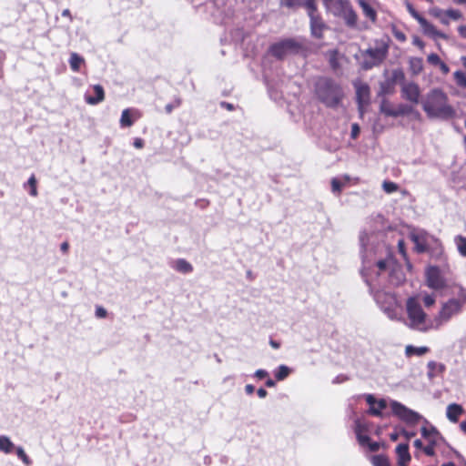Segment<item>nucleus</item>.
<instances>
[{
	"label": "nucleus",
	"mask_w": 466,
	"mask_h": 466,
	"mask_svg": "<svg viewBox=\"0 0 466 466\" xmlns=\"http://www.w3.org/2000/svg\"><path fill=\"white\" fill-rule=\"evenodd\" d=\"M254 375L259 379H263L269 376L268 372L266 370L262 369L256 370Z\"/></svg>",
	"instance_id": "55"
},
{
	"label": "nucleus",
	"mask_w": 466,
	"mask_h": 466,
	"mask_svg": "<svg viewBox=\"0 0 466 466\" xmlns=\"http://www.w3.org/2000/svg\"><path fill=\"white\" fill-rule=\"evenodd\" d=\"M421 436L428 441V443H437L441 437L439 431L434 426H423L420 429Z\"/></svg>",
	"instance_id": "21"
},
{
	"label": "nucleus",
	"mask_w": 466,
	"mask_h": 466,
	"mask_svg": "<svg viewBox=\"0 0 466 466\" xmlns=\"http://www.w3.org/2000/svg\"><path fill=\"white\" fill-rule=\"evenodd\" d=\"M370 0H358V3L361 7L364 15L374 23L377 20V13L370 5Z\"/></svg>",
	"instance_id": "23"
},
{
	"label": "nucleus",
	"mask_w": 466,
	"mask_h": 466,
	"mask_svg": "<svg viewBox=\"0 0 466 466\" xmlns=\"http://www.w3.org/2000/svg\"><path fill=\"white\" fill-rule=\"evenodd\" d=\"M269 51L274 57L280 60L289 55H299L303 57L309 55L306 41L297 38H286L277 42L270 46Z\"/></svg>",
	"instance_id": "3"
},
{
	"label": "nucleus",
	"mask_w": 466,
	"mask_h": 466,
	"mask_svg": "<svg viewBox=\"0 0 466 466\" xmlns=\"http://www.w3.org/2000/svg\"><path fill=\"white\" fill-rule=\"evenodd\" d=\"M391 410L394 415L410 425H416L422 418L418 412L397 401L391 403Z\"/></svg>",
	"instance_id": "8"
},
{
	"label": "nucleus",
	"mask_w": 466,
	"mask_h": 466,
	"mask_svg": "<svg viewBox=\"0 0 466 466\" xmlns=\"http://www.w3.org/2000/svg\"><path fill=\"white\" fill-rule=\"evenodd\" d=\"M85 63L84 58L77 53H71L69 58L70 68L74 72H78L82 64Z\"/></svg>",
	"instance_id": "26"
},
{
	"label": "nucleus",
	"mask_w": 466,
	"mask_h": 466,
	"mask_svg": "<svg viewBox=\"0 0 466 466\" xmlns=\"http://www.w3.org/2000/svg\"><path fill=\"white\" fill-rule=\"evenodd\" d=\"M422 109L429 118L451 119L456 111L449 103V97L440 88L431 89L421 101Z\"/></svg>",
	"instance_id": "1"
},
{
	"label": "nucleus",
	"mask_w": 466,
	"mask_h": 466,
	"mask_svg": "<svg viewBox=\"0 0 466 466\" xmlns=\"http://www.w3.org/2000/svg\"><path fill=\"white\" fill-rule=\"evenodd\" d=\"M368 238V235L365 232L360 233V242L361 246V253L363 252V249L365 248V241Z\"/></svg>",
	"instance_id": "56"
},
{
	"label": "nucleus",
	"mask_w": 466,
	"mask_h": 466,
	"mask_svg": "<svg viewBox=\"0 0 466 466\" xmlns=\"http://www.w3.org/2000/svg\"><path fill=\"white\" fill-rule=\"evenodd\" d=\"M410 69L414 75H418L421 72L423 66H422V60L420 58H411L410 60Z\"/></svg>",
	"instance_id": "37"
},
{
	"label": "nucleus",
	"mask_w": 466,
	"mask_h": 466,
	"mask_svg": "<svg viewBox=\"0 0 466 466\" xmlns=\"http://www.w3.org/2000/svg\"><path fill=\"white\" fill-rule=\"evenodd\" d=\"M132 125L133 121L130 117V110L128 108L123 110L120 117V126L122 127H131Z\"/></svg>",
	"instance_id": "36"
},
{
	"label": "nucleus",
	"mask_w": 466,
	"mask_h": 466,
	"mask_svg": "<svg viewBox=\"0 0 466 466\" xmlns=\"http://www.w3.org/2000/svg\"><path fill=\"white\" fill-rule=\"evenodd\" d=\"M409 326L416 330L425 332L434 326H428L426 323L427 315L423 311L420 303L414 298H409L406 302Z\"/></svg>",
	"instance_id": "5"
},
{
	"label": "nucleus",
	"mask_w": 466,
	"mask_h": 466,
	"mask_svg": "<svg viewBox=\"0 0 466 466\" xmlns=\"http://www.w3.org/2000/svg\"><path fill=\"white\" fill-rule=\"evenodd\" d=\"M15 450L16 451L18 458L21 459L25 465L31 464V460L29 459V457L27 456V454L25 453L22 447H17Z\"/></svg>",
	"instance_id": "43"
},
{
	"label": "nucleus",
	"mask_w": 466,
	"mask_h": 466,
	"mask_svg": "<svg viewBox=\"0 0 466 466\" xmlns=\"http://www.w3.org/2000/svg\"><path fill=\"white\" fill-rule=\"evenodd\" d=\"M413 113V108L411 106L406 105V104H400L398 106V107L395 109V117L407 116Z\"/></svg>",
	"instance_id": "35"
},
{
	"label": "nucleus",
	"mask_w": 466,
	"mask_h": 466,
	"mask_svg": "<svg viewBox=\"0 0 466 466\" xmlns=\"http://www.w3.org/2000/svg\"><path fill=\"white\" fill-rule=\"evenodd\" d=\"M382 188L386 193L391 194L398 190L399 186L392 181H384L382 184Z\"/></svg>",
	"instance_id": "42"
},
{
	"label": "nucleus",
	"mask_w": 466,
	"mask_h": 466,
	"mask_svg": "<svg viewBox=\"0 0 466 466\" xmlns=\"http://www.w3.org/2000/svg\"><path fill=\"white\" fill-rule=\"evenodd\" d=\"M454 241L457 246L459 253L462 257L466 258V238L459 235L455 237Z\"/></svg>",
	"instance_id": "33"
},
{
	"label": "nucleus",
	"mask_w": 466,
	"mask_h": 466,
	"mask_svg": "<svg viewBox=\"0 0 466 466\" xmlns=\"http://www.w3.org/2000/svg\"><path fill=\"white\" fill-rule=\"evenodd\" d=\"M442 11L440 8H433L431 10V14L436 17H439L441 15Z\"/></svg>",
	"instance_id": "62"
},
{
	"label": "nucleus",
	"mask_w": 466,
	"mask_h": 466,
	"mask_svg": "<svg viewBox=\"0 0 466 466\" xmlns=\"http://www.w3.org/2000/svg\"><path fill=\"white\" fill-rule=\"evenodd\" d=\"M95 96L86 95L85 100L89 105H97L105 99L104 88L100 85H95L93 86Z\"/></svg>",
	"instance_id": "19"
},
{
	"label": "nucleus",
	"mask_w": 466,
	"mask_h": 466,
	"mask_svg": "<svg viewBox=\"0 0 466 466\" xmlns=\"http://www.w3.org/2000/svg\"><path fill=\"white\" fill-rule=\"evenodd\" d=\"M427 60L430 64L433 66H439L442 62L440 56L435 53L430 54L427 57Z\"/></svg>",
	"instance_id": "48"
},
{
	"label": "nucleus",
	"mask_w": 466,
	"mask_h": 466,
	"mask_svg": "<svg viewBox=\"0 0 466 466\" xmlns=\"http://www.w3.org/2000/svg\"><path fill=\"white\" fill-rule=\"evenodd\" d=\"M407 8L410 15L420 23L424 17L417 12L413 6L410 4L407 5Z\"/></svg>",
	"instance_id": "47"
},
{
	"label": "nucleus",
	"mask_w": 466,
	"mask_h": 466,
	"mask_svg": "<svg viewBox=\"0 0 466 466\" xmlns=\"http://www.w3.org/2000/svg\"><path fill=\"white\" fill-rule=\"evenodd\" d=\"M394 264H395V260L393 259L392 257H388L385 259L379 260L376 263V265L378 267V269H379L378 275H380V273H382V272H384L386 270H390V268H392V266Z\"/></svg>",
	"instance_id": "29"
},
{
	"label": "nucleus",
	"mask_w": 466,
	"mask_h": 466,
	"mask_svg": "<svg viewBox=\"0 0 466 466\" xmlns=\"http://www.w3.org/2000/svg\"><path fill=\"white\" fill-rule=\"evenodd\" d=\"M220 106H221V107H224L229 111H232L234 109V106L232 104L225 102V101L221 102Z\"/></svg>",
	"instance_id": "59"
},
{
	"label": "nucleus",
	"mask_w": 466,
	"mask_h": 466,
	"mask_svg": "<svg viewBox=\"0 0 466 466\" xmlns=\"http://www.w3.org/2000/svg\"><path fill=\"white\" fill-rule=\"evenodd\" d=\"M423 302L426 307H431L435 303V297L433 295L426 294L423 297Z\"/></svg>",
	"instance_id": "51"
},
{
	"label": "nucleus",
	"mask_w": 466,
	"mask_h": 466,
	"mask_svg": "<svg viewBox=\"0 0 466 466\" xmlns=\"http://www.w3.org/2000/svg\"><path fill=\"white\" fill-rule=\"evenodd\" d=\"M291 371L292 370L289 367L286 365H280L275 370L274 377L275 379H285L291 374Z\"/></svg>",
	"instance_id": "32"
},
{
	"label": "nucleus",
	"mask_w": 466,
	"mask_h": 466,
	"mask_svg": "<svg viewBox=\"0 0 466 466\" xmlns=\"http://www.w3.org/2000/svg\"><path fill=\"white\" fill-rule=\"evenodd\" d=\"M393 81L404 80V73L400 69L393 70L392 72Z\"/></svg>",
	"instance_id": "52"
},
{
	"label": "nucleus",
	"mask_w": 466,
	"mask_h": 466,
	"mask_svg": "<svg viewBox=\"0 0 466 466\" xmlns=\"http://www.w3.org/2000/svg\"><path fill=\"white\" fill-rule=\"evenodd\" d=\"M374 299L390 319H399L396 300L392 295L378 291L374 294Z\"/></svg>",
	"instance_id": "7"
},
{
	"label": "nucleus",
	"mask_w": 466,
	"mask_h": 466,
	"mask_svg": "<svg viewBox=\"0 0 466 466\" xmlns=\"http://www.w3.org/2000/svg\"><path fill=\"white\" fill-rule=\"evenodd\" d=\"M463 412H464V410L461 405L457 404V403H452L447 407L446 415H447V418L451 422L456 423V422H458L460 416L462 415Z\"/></svg>",
	"instance_id": "20"
},
{
	"label": "nucleus",
	"mask_w": 466,
	"mask_h": 466,
	"mask_svg": "<svg viewBox=\"0 0 466 466\" xmlns=\"http://www.w3.org/2000/svg\"><path fill=\"white\" fill-rule=\"evenodd\" d=\"M426 283L430 289L439 290L446 286V281L437 267H429L426 270Z\"/></svg>",
	"instance_id": "10"
},
{
	"label": "nucleus",
	"mask_w": 466,
	"mask_h": 466,
	"mask_svg": "<svg viewBox=\"0 0 466 466\" xmlns=\"http://www.w3.org/2000/svg\"><path fill=\"white\" fill-rule=\"evenodd\" d=\"M419 24H420L424 35H426L433 39H437V38L446 39L447 38V35L444 33L439 31L432 24L428 22L425 18H423Z\"/></svg>",
	"instance_id": "16"
},
{
	"label": "nucleus",
	"mask_w": 466,
	"mask_h": 466,
	"mask_svg": "<svg viewBox=\"0 0 466 466\" xmlns=\"http://www.w3.org/2000/svg\"><path fill=\"white\" fill-rule=\"evenodd\" d=\"M324 56L328 59L329 66L333 71H337L340 67L339 57H341L342 55L338 49L328 50Z\"/></svg>",
	"instance_id": "22"
},
{
	"label": "nucleus",
	"mask_w": 466,
	"mask_h": 466,
	"mask_svg": "<svg viewBox=\"0 0 466 466\" xmlns=\"http://www.w3.org/2000/svg\"><path fill=\"white\" fill-rule=\"evenodd\" d=\"M360 134V127L357 123L352 124L350 137L356 139Z\"/></svg>",
	"instance_id": "53"
},
{
	"label": "nucleus",
	"mask_w": 466,
	"mask_h": 466,
	"mask_svg": "<svg viewBox=\"0 0 466 466\" xmlns=\"http://www.w3.org/2000/svg\"><path fill=\"white\" fill-rule=\"evenodd\" d=\"M380 110L382 114H384L385 116H393L395 117V109L392 108V106H390V102L386 99H383L381 104H380Z\"/></svg>",
	"instance_id": "34"
},
{
	"label": "nucleus",
	"mask_w": 466,
	"mask_h": 466,
	"mask_svg": "<svg viewBox=\"0 0 466 466\" xmlns=\"http://www.w3.org/2000/svg\"><path fill=\"white\" fill-rule=\"evenodd\" d=\"M437 443H428L426 446L423 447V452L430 457H432L435 455V446Z\"/></svg>",
	"instance_id": "46"
},
{
	"label": "nucleus",
	"mask_w": 466,
	"mask_h": 466,
	"mask_svg": "<svg viewBox=\"0 0 466 466\" xmlns=\"http://www.w3.org/2000/svg\"><path fill=\"white\" fill-rule=\"evenodd\" d=\"M95 316L97 319H105L107 316V310L105 308H103L102 306H96V311H95Z\"/></svg>",
	"instance_id": "49"
},
{
	"label": "nucleus",
	"mask_w": 466,
	"mask_h": 466,
	"mask_svg": "<svg viewBox=\"0 0 466 466\" xmlns=\"http://www.w3.org/2000/svg\"><path fill=\"white\" fill-rule=\"evenodd\" d=\"M395 451H396V455H397L398 465L399 466H409V463L411 461L409 444L408 443L398 444L395 449Z\"/></svg>",
	"instance_id": "15"
},
{
	"label": "nucleus",
	"mask_w": 466,
	"mask_h": 466,
	"mask_svg": "<svg viewBox=\"0 0 466 466\" xmlns=\"http://www.w3.org/2000/svg\"><path fill=\"white\" fill-rule=\"evenodd\" d=\"M457 85L461 87H466V76L462 71H456L453 74Z\"/></svg>",
	"instance_id": "41"
},
{
	"label": "nucleus",
	"mask_w": 466,
	"mask_h": 466,
	"mask_svg": "<svg viewBox=\"0 0 466 466\" xmlns=\"http://www.w3.org/2000/svg\"><path fill=\"white\" fill-rule=\"evenodd\" d=\"M144 146V141L141 138H136L134 141V147L137 148H142Z\"/></svg>",
	"instance_id": "60"
},
{
	"label": "nucleus",
	"mask_w": 466,
	"mask_h": 466,
	"mask_svg": "<svg viewBox=\"0 0 466 466\" xmlns=\"http://www.w3.org/2000/svg\"><path fill=\"white\" fill-rule=\"evenodd\" d=\"M280 5L289 9H296L302 6V0H280Z\"/></svg>",
	"instance_id": "38"
},
{
	"label": "nucleus",
	"mask_w": 466,
	"mask_h": 466,
	"mask_svg": "<svg viewBox=\"0 0 466 466\" xmlns=\"http://www.w3.org/2000/svg\"><path fill=\"white\" fill-rule=\"evenodd\" d=\"M308 15L309 17L311 35L315 38L321 39L323 37L324 30L327 29L326 24L317 13H312L311 15Z\"/></svg>",
	"instance_id": "13"
},
{
	"label": "nucleus",
	"mask_w": 466,
	"mask_h": 466,
	"mask_svg": "<svg viewBox=\"0 0 466 466\" xmlns=\"http://www.w3.org/2000/svg\"><path fill=\"white\" fill-rule=\"evenodd\" d=\"M365 55L369 56L370 60H364L361 66L365 70H370L372 67L379 66L386 58L388 55V47L380 46L375 48H368L365 51Z\"/></svg>",
	"instance_id": "9"
},
{
	"label": "nucleus",
	"mask_w": 466,
	"mask_h": 466,
	"mask_svg": "<svg viewBox=\"0 0 466 466\" xmlns=\"http://www.w3.org/2000/svg\"><path fill=\"white\" fill-rule=\"evenodd\" d=\"M390 282L394 286H399L405 280V275L400 267L395 262L389 273Z\"/></svg>",
	"instance_id": "18"
},
{
	"label": "nucleus",
	"mask_w": 466,
	"mask_h": 466,
	"mask_svg": "<svg viewBox=\"0 0 466 466\" xmlns=\"http://www.w3.org/2000/svg\"><path fill=\"white\" fill-rule=\"evenodd\" d=\"M428 376L433 378L441 375L444 366L441 363L430 361L428 363Z\"/></svg>",
	"instance_id": "27"
},
{
	"label": "nucleus",
	"mask_w": 466,
	"mask_h": 466,
	"mask_svg": "<svg viewBox=\"0 0 466 466\" xmlns=\"http://www.w3.org/2000/svg\"><path fill=\"white\" fill-rule=\"evenodd\" d=\"M356 100L360 115L364 113V107L370 103V90L367 84H356Z\"/></svg>",
	"instance_id": "12"
},
{
	"label": "nucleus",
	"mask_w": 466,
	"mask_h": 466,
	"mask_svg": "<svg viewBox=\"0 0 466 466\" xmlns=\"http://www.w3.org/2000/svg\"><path fill=\"white\" fill-rule=\"evenodd\" d=\"M28 185L31 187V188H32L33 187H36V179H35V176H34V175H33V176H31V177H29V179H28Z\"/></svg>",
	"instance_id": "63"
},
{
	"label": "nucleus",
	"mask_w": 466,
	"mask_h": 466,
	"mask_svg": "<svg viewBox=\"0 0 466 466\" xmlns=\"http://www.w3.org/2000/svg\"><path fill=\"white\" fill-rule=\"evenodd\" d=\"M371 463L373 466H391L388 456L384 454L372 456Z\"/></svg>",
	"instance_id": "30"
},
{
	"label": "nucleus",
	"mask_w": 466,
	"mask_h": 466,
	"mask_svg": "<svg viewBox=\"0 0 466 466\" xmlns=\"http://www.w3.org/2000/svg\"><path fill=\"white\" fill-rule=\"evenodd\" d=\"M345 20V23L350 27H355L358 21V15L356 12L353 10L351 5L345 9L344 13L340 16Z\"/></svg>",
	"instance_id": "24"
},
{
	"label": "nucleus",
	"mask_w": 466,
	"mask_h": 466,
	"mask_svg": "<svg viewBox=\"0 0 466 466\" xmlns=\"http://www.w3.org/2000/svg\"><path fill=\"white\" fill-rule=\"evenodd\" d=\"M401 434L407 439V440H410V438L414 437L415 436V432L414 431H407L405 430H403L401 431Z\"/></svg>",
	"instance_id": "58"
},
{
	"label": "nucleus",
	"mask_w": 466,
	"mask_h": 466,
	"mask_svg": "<svg viewBox=\"0 0 466 466\" xmlns=\"http://www.w3.org/2000/svg\"><path fill=\"white\" fill-rule=\"evenodd\" d=\"M15 449L14 443L6 436H0V451L5 454L12 453Z\"/></svg>",
	"instance_id": "28"
},
{
	"label": "nucleus",
	"mask_w": 466,
	"mask_h": 466,
	"mask_svg": "<svg viewBox=\"0 0 466 466\" xmlns=\"http://www.w3.org/2000/svg\"><path fill=\"white\" fill-rule=\"evenodd\" d=\"M410 238L415 244V248L419 253L429 251L431 248H441L440 240L424 229H412L410 232Z\"/></svg>",
	"instance_id": "6"
},
{
	"label": "nucleus",
	"mask_w": 466,
	"mask_h": 466,
	"mask_svg": "<svg viewBox=\"0 0 466 466\" xmlns=\"http://www.w3.org/2000/svg\"><path fill=\"white\" fill-rule=\"evenodd\" d=\"M366 400L370 405L369 413L374 416H380L382 410L387 406L384 400H376L372 395H368Z\"/></svg>",
	"instance_id": "17"
},
{
	"label": "nucleus",
	"mask_w": 466,
	"mask_h": 466,
	"mask_svg": "<svg viewBox=\"0 0 466 466\" xmlns=\"http://www.w3.org/2000/svg\"><path fill=\"white\" fill-rule=\"evenodd\" d=\"M357 439H358V441H359L360 445H361V446H367L368 443H370V438L368 435L362 434L360 432V431H359L357 432Z\"/></svg>",
	"instance_id": "44"
},
{
	"label": "nucleus",
	"mask_w": 466,
	"mask_h": 466,
	"mask_svg": "<svg viewBox=\"0 0 466 466\" xmlns=\"http://www.w3.org/2000/svg\"><path fill=\"white\" fill-rule=\"evenodd\" d=\"M314 92L318 100L330 108L338 107L344 96L341 86L328 76H319L316 79Z\"/></svg>",
	"instance_id": "2"
},
{
	"label": "nucleus",
	"mask_w": 466,
	"mask_h": 466,
	"mask_svg": "<svg viewBox=\"0 0 466 466\" xmlns=\"http://www.w3.org/2000/svg\"><path fill=\"white\" fill-rule=\"evenodd\" d=\"M326 9L333 15L340 17L350 4L349 0H323Z\"/></svg>",
	"instance_id": "14"
},
{
	"label": "nucleus",
	"mask_w": 466,
	"mask_h": 466,
	"mask_svg": "<svg viewBox=\"0 0 466 466\" xmlns=\"http://www.w3.org/2000/svg\"><path fill=\"white\" fill-rule=\"evenodd\" d=\"M446 15L453 20H458L461 18V13L459 10L455 9H448L446 11Z\"/></svg>",
	"instance_id": "50"
},
{
	"label": "nucleus",
	"mask_w": 466,
	"mask_h": 466,
	"mask_svg": "<svg viewBox=\"0 0 466 466\" xmlns=\"http://www.w3.org/2000/svg\"><path fill=\"white\" fill-rule=\"evenodd\" d=\"M181 105V99L177 97L173 103L166 105L165 110L167 114H170L174 108L178 107Z\"/></svg>",
	"instance_id": "45"
},
{
	"label": "nucleus",
	"mask_w": 466,
	"mask_h": 466,
	"mask_svg": "<svg viewBox=\"0 0 466 466\" xmlns=\"http://www.w3.org/2000/svg\"><path fill=\"white\" fill-rule=\"evenodd\" d=\"M68 248H69V244L66 241L63 242L60 246V249L63 253H66L68 251Z\"/></svg>",
	"instance_id": "61"
},
{
	"label": "nucleus",
	"mask_w": 466,
	"mask_h": 466,
	"mask_svg": "<svg viewBox=\"0 0 466 466\" xmlns=\"http://www.w3.org/2000/svg\"><path fill=\"white\" fill-rule=\"evenodd\" d=\"M428 350H429V349L427 347H414L412 345H409L406 347L405 352H406L407 356H412V355L422 356Z\"/></svg>",
	"instance_id": "31"
},
{
	"label": "nucleus",
	"mask_w": 466,
	"mask_h": 466,
	"mask_svg": "<svg viewBox=\"0 0 466 466\" xmlns=\"http://www.w3.org/2000/svg\"><path fill=\"white\" fill-rule=\"evenodd\" d=\"M368 448L370 451L372 452H375L377 451L380 450V443L377 442V441H372L371 440L370 441V443H368Z\"/></svg>",
	"instance_id": "54"
},
{
	"label": "nucleus",
	"mask_w": 466,
	"mask_h": 466,
	"mask_svg": "<svg viewBox=\"0 0 466 466\" xmlns=\"http://www.w3.org/2000/svg\"><path fill=\"white\" fill-rule=\"evenodd\" d=\"M172 268L183 274L191 273L193 271L192 265L184 258L175 260Z\"/></svg>",
	"instance_id": "25"
},
{
	"label": "nucleus",
	"mask_w": 466,
	"mask_h": 466,
	"mask_svg": "<svg viewBox=\"0 0 466 466\" xmlns=\"http://www.w3.org/2000/svg\"><path fill=\"white\" fill-rule=\"evenodd\" d=\"M302 6L307 9L308 15H311L312 13H317V11H318L316 0H303Z\"/></svg>",
	"instance_id": "39"
},
{
	"label": "nucleus",
	"mask_w": 466,
	"mask_h": 466,
	"mask_svg": "<svg viewBox=\"0 0 466 466\" xmlns=\"http://www.w3.org/2000/svg\"><path fill=\"white\" fill-rule=\"evenodd\" d=\"M344 183H342L339 178L333 177L331 179V191L336 195H339L342 187H344Z\"/></svg>",
	"instance_id": "40"
},
{
	"label": "nucleus",
	"mask_w": 466,
	"mask_h": 466,
	"mask_svg": "<svg viewBox=\"0 0 466 466\" xmlns=\"http://www.w3.org/2000/svg\"><path fill=\"white\" fill-rule=\"evenodd\" d=\"M458 31L462 37L466 38V25H461Z\"/></svg>",
	"instance_id": "64"
},
{
	"label": "nucleus",
	"mask_w": 466,
	"mask_h": 466,
	"mask_svg": "<svg viewBox=\"0 0 466 466\" xmlns=\"http://www.w3.org/2000/svg\"><path fill=\"white\" fill-rule=\"evenodd\" d=\"M401 96L412 104H419L420 97V88L414 82L403 83L401 86Z\"/></svg>",
	"instance_id": "11"
},
{
	"label": "nucleus",
	"mask_w": 466,
	"mask_h": 466,
	"mask_svg": "<svg viewBox=\"0 0 466 466\" xmlns=\"http://www.w3.org/2000/svg\"><path fill=\"white\" fill-rule=\"evenodd\" d=\"M464 306H466V289L460 287L457 297L452 298L442 304L438 316L434 319V329H439L444 323L448 322L453 316L459 314Z\"/></svg>",
	"instance_id": "4"
},
{
	"label": "nucleus",
	"mask_w": 466,
	"mask_h": 466,
	"mask_svg": "<svg viewBox=\"0 0 466 466\" xmlns=\"http://www.w3.org/2000/svg\"><path fill=\"white\" fill-rule=\"evenodd\" d=\"M439 67L444 75H447L450 72L449 66L444 62H441L439 65Z\"/></svg>",
	"instance_id": "57"
}]
</instances>
